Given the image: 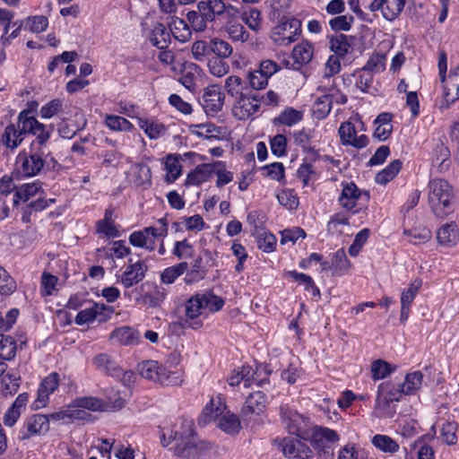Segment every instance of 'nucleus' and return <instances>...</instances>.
I'll return each instance as SVG.
<instances>
[{
    "label": "nucleus",
    "mask_w": 459,
    "mask_h": 459,
    "mask_svg": "<svg viewBox=\"0 0 459 459\" xmlns=\"http://www.w3.org/2000/svg\"><path fill=\"white\" fill-rule=\"evenodd\" d=\"M212 40H196L193 43L191 52L193 57L198 62H204L211 58L212 56Z\"/></svg>",
    "instance_id": "40"
},
{
    "label": "nucleus",
    "mask_w": 459,
    "mask_h": 459,
    "mask_svg": "<svg viewBox=\"0 0 459 459\" xmlns=\"http://www.w3.org/2000/svg\"><path fill=\"white\" fill-rule=\"evenodd\" d=\"M422 285V281L419 278L412 281L406 290H403L401 296V304L410 306L415 299L419 290Z\"/></svg>",
    "instance_id": "57"
},
{
    "label": "nucleus",
    "mask_w": 459,
    "mask_h": 459,
    "mask_svg": "<svg viewBox=\"0 0 459 459\" xmlns=\"http://www.w3.org/2000/svg\"><path fill=\"white\" fill-rule=\"evenodd\" d=\"M48 20L43 15L29 16L25 19V29H29L33 33H40L47 30Z\"/></svg>",
    "instance_id": "50"
},
{
    "label": "nucleus",
    "mask_w": 459,
    "mask_h": 459,
    "mask_svg": "<svg viewBox=\"0 0 459 459\" xmlns=\"http://www.w3.org/2000/svg\"><path fill=\"white\" fill-rule=\"evenodd\" d=\"M227 32L229 37L234 41L246 42L249 39V32L239 23L228 26Z\"/></svg>",
    "instance_id": "62"
},
{
    "label": "nucleus",
    "mask_w": 459,
    "mask_h": 459,
    "mask_svg": "<svg viewBox=\"0 0 459 459\" xmlns=\"http://www.w3.org/2000/svg\"><path fill=\"white\" fill-rule=\"evenodd\" d=\"M385 56L382 54L372 55L367 61L366 65L362 67V71L372 73H378L385 69Z\"/></svg>",
    "instance_id": "58"
},
{
    "label": "nucleus",
    "mask_w": 459,
    "mask_h": 459,
    "mask_svg": "<svg viewBox=\"0 0 459 459\" xmlns=\"http://www.w3.org/2000/svg\"><path fill=\"white\" fill-rule=\"evenodd\" d=\"M395 368V365H392L383 359H377L371 365L372 378L374 380L384 379L394 372Z\"/></svg>",
    "instance_id": "43"
},
{
    "label": "nucleus",
    "mask_w": 459,
    "mask_h": 459,
    "mask_svg": "<svg viewBox=\"0 0 459 459\" xmlns=\"http://www.w3.org/2000/svg\"><path fill=\"white\" fill-rule=\"evenodd\" d=\"M207 65L209 72L217 77H222L229 72L230 69V66L225 59L218 57H211L208 59Z\"/></svg>",
    "instance_id": "56"
},
{
    "label": "nucleus",
    "mask_w": 459,
    "mask_h": 459,
    "mask_svg": "<svg viewBox=\"0 0 459 459\" xmlns=\"http://www.w3.org/2000/svg\"><path fill=\"white\" fill-rule=\"evenodd\" d=\"M129 242L134 247H144L149 251L155 249V241L153 239H148L142 230L131 233L129 236Z\"/></svg>",
    "instance_id": "53"
},
{
    "label": "nucleus",
    "mask_w": 459,
    "mask_h": 459,
    "mask_svg": "<svg viewBox=\"0 0 459 459\" xmlns=\"http://www.w3.org/2000/svg\"><path fill=\"white\" fill-rule=\"evenodd\" d=\"M351 37L340 33L329 38L330 49L340 57L345 56L351 50Z\"/></svg>",
    "instance_id": "32"
},
{
    "label": "nucleus",
    "mask_w": 459,
    "mask_h": 459,
    "mask_svg": "<svg viewBox=\"0 0 459 459\" xmlns=\"http://www.w3.org/2000/svg\"><path fill=\"white\" fill-rule=\"evenodd\" d=\"M246 388L251 387L255 382L257 386H264L269 384V378L272 370L266 366H260L254 370L250 366H243L238 370Z\"/></svg>",
    "instance_id": "16"
},
{
    "label": "nucleus",
    "mask_w": 459,
    "mask_h": 459,
    "mask_svg": "<svg viewBox=\"0 0 459 459\" xmlns=\"http://www.w3.org/2000/svg\"><path fill=\"white\" fill-rule=\"evenodd\" d=\"M17 343L13 337L0 333V358L4 360L14 359Z\"/></svg>",
    "instance_id": "37"
},
{
    "label": "nucleus",
    "mask_w": 459,
    "mask_h": 459,
    "mask_svg": "<svg viewBox=\"0 0 459 459\" xmlns=\"http://www.w3.org/2000/svg\"><path fill=\"white\" fill-rule=\"evenodd\" d=\"M169 28L174 38L180 42H186L192 37L191 29L183 19L172 17Z\"/></svg>",
    "instance_id": "31"
},
{
    "label": "nucleus",
    "mask_w": 459,
    "mask_h": 459,
    "mask_svg": "<svg viewBox=\"0 0 459 459\" xmlns=\"http://www.w3.org/2000/svg\"><path fill=\"white\" fill-rule=\"evenodd\" d=\"M186 273L184 280L186 284L198 282L204 279L207 274V269L204 265L202 256L196 257L192 263L191 269H187Z\"/></svg>",
    "instance_id": "33"
},
{
    "label": "nucleus",
    "mask_w": 459,
    "mask_h": 459,
    "mask_svg": "<svg viewBox=\"0 0 459 459\" xmlns=\"http://www.w3.org/2000/svg\"><path fill=\"white\" fill-rule=\"evenodd\" d=\"M170 30H168L164 24L156 22L150 33L149 39L154 47L164 50L168 48L170 44Z\"/></svg>",
    "instance_id": "24"
},
{
    "label": "nucleus",
    "mask_w": 459,
    "mask_h": 459,
    "mask_svg": "<svg viewBox=\"0 0 459 459\" xmlns=\"http://www.w3.org/2000/svg\"><path fill=\"white\" fill-rule=\"evenodd\" d=\"M267 404V395L263 391L249 394L240 411L243 420L247 422L252 415L260 416L264 414Z\"/></svg>",
    "instance_id": "14"
},
{
    "label": "nucleus",
    "mask_w": 459,
    "mask_h": 459,
    "mask_svg": "<svg viewBox=\"0 0 459 459\" xmlns=\"http://www.w3.org/2000/svg\"><path fill=\"white\" fill-rule=\"evenodd\" d=\"M40 188L41 185L39 181L23 184L20 187H17L13 196V204H18L20 201L27 202L31 196L35 195Z\"/></svg>",
    "instance_id": "38"
},
{
    "label": "nucleus",
    "mask_w": 459,
    "mask_h": 459,
    "mask_svg": "<svg viewBox=\"0 0 459 459\" xmlns=\"http://www.w3.org/2000/svg\"><path fill=\"white\" fill-rule=\"evenodd\" d=\"M281 427L290 435L307 441L322 426L316 425L308 416L299 412L294 406L281 403L278 409Z\"/></svg>",
    "instance_id": "2"
},
{
    "label": "nucleus",
    "mask_w": 459,
    "mask_h": 459,
    "mask_svg": "<svg viewBox=\"0 0 459 459\" xmlns=\"http://www.w3.org/2000/svg\"><path fill=\"white\" fill-rule=\"evenodd\" d=\"M303 118V114L293 108H286L282 110L280 115L274 118V124H281L288 126H291Z\"/></svg>",
    "instance_id": "41"
},
{
    "label": "nucleus",
    "mask_w": 459,
    "mask_h": 459,
    "mask_svg": "<svg viewBox=\"0 0 459 459\" xmlns=\"http://www.w3.org/2000/svg\"><path fill=\"white\" fill-rule=\"evenodd\" d=\"M272 153L276 157H281L286 155L287 149V138L281 134L274 135L270 140Z\"/></svg>",
    "instance_id": "61"
},
{
    "label": "nucleus",
    "mask_w": 459,
    "mask_h": 459,
    "mask_svg": "<svg viewBox=\"0 0 459 459\" xmlns=\"http://www.w3.org/2000/svg\"><path fill=\"white\" fill-rule=\"evenodd\" d=\"M313 53V44L309 43L307 40H302L300 43L294 47L291 56L295 64L302 66L311 61Z\"/></svg>",
    "instance_id": "29"
},
{
    "label": "nucleus",
    "mask_w": 459,
    "mask_h": 459,
    "mask_svg": "<svg viewBox=\"0 0 459 459\" xmlns=\"http://www.w3.org/2000/svg\"><path fill=\"white\" fill-rule=\"evenodd\" d=\"M106 126L113 131H131L133 125L125 117L116 115H108L105 120Z\"/></svg>",
    "instance_id": "48"
},
{
    "label": "nucleus",
    "mask_w": 459,
    "mask_h": 459,
    "mask_svg": "<svg viewBox=\"0 0 459 459\" xmlns=\"http://www.w3.org/2000/svg\"><path fill=\"white\" fill-rule=\"evenodd\" d=\"M301 34V21L295 17L283 19L271 30L270 38L279 46H288L298 40Z\"/></svg>",
    "instance_id": "9"
},
{
    "label": "nucleus",
    "mask_w": 459,
    "mask_h": 459,
    "mask_svg": "<svg viewBox=\"0 0 459 459\" xmlns=\"http://www.w3.org/2000/svg\"><path fill=\"white\" fill-rule=\"evenodd\" d=\"M17 288L16 281L4 268L0 271V294L2 296L12 295Z\"/></svg>",
    "instance_id": "49"
},
{
    "label": "nucleus",
    "mask_w": 459,
    "mask_h": 459,
    "mask_svg": "<svg viewBox=\"0 0 459 459\" xmlns=\"http://www.w3.org/2000/svg\"><path fill=\"white\" fill-rule=\"evenodd\" d=\"M401 382L385 381L377 387L375 402V411L379 418H392L395 411L391 409V403L399 402L402 395Z\"/></svg>",
    "instance_id": "6"
},
{
    "label": "nucleus",
    "mask_w": 459,
    "mask_h": 459,
    "mask_svg": "<svg viewBox=\"0 0 459 459\" xmlns=\"http://www.w3.org/2000/svg\"><path fill=\"white\" fill-rule=\"evenodd\" d=\"M339 440V435L326 427L318 429L307 441L316 450L317 459H334L333 444Z\"/></svg>",
    "instance_id": "10"
},
{
    "label": "nucleus",
    "mask_w": 459,
    "mask_h": 459,
    "mask_svg": "<svg viewBox=\"0 0 459 459\" xmlns=\"http://www.w3.org/2000/svg\"><path fill=\"white\" fill-rule=\"evenodd\" d=\"M225 89L228 94L236 99L248 91L247 82H244L238 75H231L226 79Z\"/></svg>",
    "instance_id": "36"
},
{
    "label": "nucleus",
    "mask_w": 459,
    "mask_h": 459,
    "mask_svg": "<svg viewBox=\"0 0 459 459\" xmlns=\"http://www.w3.org/2000/svg\"><path fill=\"white\" fill-rule=\"evenodd\" d=\"M187 269L188 264L186 262H181L166 268L160 275L161 282L165 284L173 283L180 275L184 274Z\"/></svg>",
    "instance_id": "39"
},
{
    "label": "nucleus",
    "mask_w": 459,
    "mask_h": 459,
    "mask_svg": "<svg viewBox=\"0 0 459 459\" xmlns=\"http://www.w3.org/2000/svg\"><path fill=\"white\" fill-rule=\"evenodd\" d=\"M353 17L347 15H339L329 21L331 29L334 31H348L351 30V23L353 22Z\"/></svg>",
    "instance_id": "63"
},
{
    "label": "nucleus",
    "mask_w": 459,
    "mask_h": 459,
    "mask_svg": "<svg viewBox=\"0 0 459 459\" xmlns=\"http://www.w3.org/2000/svg\"><path fill=\"white\" fill-rule=\"evenodd\" d=\"M437 242L445 247H454L459 240L457 225L455 222L443 225L437 234Z\"/></svg>",
    "instance_id": "26"
},
{
    "label": "nucleus",
    "mask_w": 459,
    "mask_h": 459,
    "mask_svg": "<svg viewBox=\"0 0 459 459\" xmlns=\"http://www.w3.org/2000/svg\"><path fill=\"white\" fill-rule=\"evenodd\" d=\"M243 20L253 30H258L261 23V13L256 8H249L243 13Z\"/></svg>",
    "instance_id": "64"
},
{
    "label": "nucleus",
    "mask_w": 459,
    "mask_h": 459,
    "mask_svg": "<svg viewBox=\"0 0 459 459\" xmlns=\"http://www.w3.org/2000/svg\"><path fill=\"white\" fill-rule=\"evenodd\" d=\"M29 401V394L27 393L20 394L11 407L5 411L4 415V423L6 427H13L21 416L22 409L26 407Z\"/></svg>",
    "instance_id": "22"
},
{
    "label": "nucleus",
    "mask_w": 459,
    "mask_h": 459,
    "mask_svg": "<svg viewBox=\"0 0 459 459\" xmlns=\"http://www.w3.org/2000/svg\"><path fill=\"white\" fill-rule=\"evenodd\" d=\"M212 55H214L213 57L218 58H228L232 54L233 48L231 45L219 38H212Z\"/></svg>",
    "instance_id": "46"
},
{
    "label": "nucleus",
    "mask_w": 459,
    "mask_h": 459,
    "mask_svg": "<svg viewBox=\"0 0 459 459\" xmlns=\"http://www.w3.org/2000/svg\"><path fill=\"white\" fill-rule=\"evenodd\" d=\"M406 0H379L377 9H381L383 17L394 21L403 12Z\"/></svg>",
    "instance_id": "25"
},
{
    "label": "nucleus",
    "mask_w": 459,
    "mask_h": 459,
    "mask_svg": "<svg viewBox=\"0 0 459 459\" xmlns=\"http://www.w3.org/2000/svg\"><path fill=\"white\" fill-rule=\"evenodd\" d=\"M163 446L174 444L171 450L181 458L201 459L207 455L212 448V444L198 437L193 420L184 419L180 426H175L170 433L160 437Z\"/></svg>",
    "instance_id": "1"
},
{
    "label": "nucleus",
    "mask_w": 459,
    "mask_h": 459,
    "mask_svg": "<svg viewBox=\"0 0 459 459\" xmlns=\"http://www.w3.org/2000/svg\"><path fill=\"white\" fill-rule=\"evenodd\" d=\"M276 241V237L273 234L264 230L258 234L257 247L265 253H271L275 248Z\"/></svg>",
    "instance_id": "55"
},
{
    "label": "nucleus",
    "mask_w": 459,
    "mask_h": 459,
    "mask_svg": "<svg viewBox=\"0 0 459 459\" xmlns=\"http://www.w3.org/2000/svg\"><path fill=\"white\" fill-rule=\"evenodd\" d=\"M429 204L432 212L438 218H444L455 211L453 187L441 178L432 179L429 183Z\"/></svg>",
    "instance_id": "4"
},
{
    "label": "nucleus",
    "mask_w": 459,
    "mask_h": 459,
    "mask_svg": "<svg viewBox=\"0 0 459 459\" xmlns=\"http://www.w3.org/2000/svg\"><path fill=\"white\" fill-rule=\"evenodd\" d=\"M423 377L420 371L408 373L404 377V381L400 384L402 392H403L405 395L414 394L415 392L420 388Z\"/></svg>",
    "instance_id": "34"
},
{
    "label": "nucleus",
    "mask_w": 459,
    "mask_h": 459,
    "mask_svg": "<svg viewBox=\"0 0 459 459\" xmlns=\"http://www.w3.org/2000/svg\"><path fill=\"white\" fill-rule=\"evenodd\" d=\"M136 176H135V184L137 186H151L152 184V171L151 168L144 164L140 163L136 165Z\"/></svg>",
    "instance_id": "60"
},
{
    "label": "nucleus",
    "mask_w": 459,
    "mask_h": 459,
    "mask_svg": "<svg viewBox=\"0 0 459 459\" xmlns=\"http://www.w3.org/2000/svg\"><path fill=\"white\" fill-rule=\"evenodd\" d=\"M138 370L143 378L160 383L161 385H177L181 383L180 376L177 371L168 369L155 360L143 361L139 364Z\"/></svg>",
    "instance_id": "7"
},
{
    "label": "nucleus",
    "mask_w": 459,
    "mask_h": 459,
    "mask_svg": "<svg viewBox=\"0 0 459 459\" xmlns=\"http://www.w3.org/2000/svg\"><path fill=\"white\" fill-rule=\"evenodd\" d=\"M237 99L238 100L232 108L233 116L237 119H247L259 110L258 105L254 104L253 100L249 97V91H247Z\"/></svg>",
    "instance_id": "20"
},
{
    "label": "nucleus",
    "mask_w": 459,
    "mask_h": 459,
    "mask_svg": "<svg viewBox=\"0 0 459 459\" xmlns=\"http://www.w3.org/2000/svg\"><path fill=\"white\" fill-rule=\"evenodd\" d=\"M402 165L403 163L400 160H393L376 175L375 181L379 185L387 184L399 173L402 169Z\"/></svg>",
    "instance_id": "35"
},
{
    "label": "nucleus",
    "mask_w": 459,
    "mask_h": 459,
    "mask_svg": "<svg viewBox=\"0 0 459 459\" xmlns=\"http://www.w3.org/2000/svg\"><path fill=\"white\" fill-rule=\"evenodd\" d=\"M224 94L216 86L207 87L202 97V106L207 115L213 116L221 110Z\"/></svg>",
    "instance_id": "17"
},
{
    "label": "nucleus",
    "mask_w": 459,
    "mask_h": 459,
    "mask_svg": "<svg viewBox=\"0 0 459 459\" xmlns=\"http://www.w3.org/2000/svg\"><path fill=\"white\" fill-rule=\"evenodd\" d=\"M201 297L204 303V307L209 308V310L212 312L221 310L225 304V301L221 297L215 295L212 291L201 293Z\"/></svg>",
    "instance_id": "52"
},
{
    "label": "nucleus",
    "mask_w": 459,
    "mask_h": 459,
    "mask_svg": "<svg viewBox=\"0 0 459 459\" xmlns=\"http://www.w3.org/2000/svg\"><path fill=\"white\" fill-rule=\"evenodd\" d=\"M372 444L385 453H395L399 450L398 444L389 436L377 434L373 437Z\"/></svg>",
    "instance_id": "44"
},
{
    "label": "nucleus",
    "mask_w": 459,
    "mask_h": 459,
    "mask_svg": "<svg viewBox=\"0 0 459 459\" xmlns=\"http://www.w3.org/2000/svg\"><path fill=\"white\" fill-rule=\"evenodd\" d=\"M49 429V418L44 414H33L29 417L20 429L18 438L28 440L33 436L40 435Z\"/></svg>",
    "instance_id": "13"
},
{
    "label": "nucleus",
    "mask_w": 459,
    "mask_h": 459,
    "mask_svg": "<svg viewBox=\"0 0 459 459\" xmlns=\"http://www.w3.org/2000/svg\"><path fill=\"white\" fill-rule=\"evenodd\" d=\"M50 154L46 150L29 146L28 150H22L17 155L13 175L16 176V179L40 175Z\"/></svg>",
    "instance_id": "3"
},
{
    "label": "nucleus",
    "mask_w": 459,
    "mask_h": 459,
    "mask_svg": "<svg viewBox=\"0 0 459 459\" xmlns=\"http://www.w3.org/2000/svg\"><path fill=\"white\" fill-rule=\"evenodd\" d=\"M219 165H221V161L203 163L196 166L194 170L187 174L185 185L200 186L202 183L208 181L214 172V168Z\"/></svg>",
    "instance_id": "19"
},
{
    "label": "nucleus",
    "mask_w": 459,
    "mask_h": 459,
    "mask_svg": "<svg viewBox=\"0 0 459 459\" xmlns=\"http://www.w3.org/2000/svg\"><path fill=\"white\" fill-rule=\"evenodd\" d=\"M204 309L201 293L193 295L186 303V316L190 319L198 317L202 315Z\"/></svg>",
    "instance_id": "45"
},
{
    "label": "nucleus",
    "mask_w": 459,
    "mask_h": 459,
    "mask_svg": "<svg viewBox=\"0 0 459 459\" xmlns=\"http://www.w3.org/2000/svg\"><path fill=\"white\" fill-rule=\"evenodd\" d=\"M342 189L338 202L343 209L349 211L353 210L357 202L360 199H364L366 203L369 201V192L360 190L354 182H342Z\"/></svg>",
    "instance_id": "12"
},
{
    "label": "nucleus",
    "mask_w": 459,
    "mask_h": 459,
    "mask_svg": "<svg viewBox=\"0 0 459 459\" xmlns=\"http://www.w3.org/2000/svg\"><path fill=\"white\" fill-rule=\"evenodd\" d=\"M110 338L122 345H134L138 342L139 333L130 326H121L111 333Z\"/></svg>",
    "instance_id": "30"
},
{
    "label": "nucleus",
    "mask_w": 459,
    "mask_h": 459,
    "mask_svg": "<svg viewBox=\"0 0 459 459\" xmlns=\"http://www.w3.org/2000/svg\"><path fill=\"white\" fill-rule=\"evenodd\" d=\"M165 168L168 172L165 180L169 184L176 181L181 175L182 168L179 164V160L173 154H169L166 157Z\"/></svg>",
    "instance_id": "42"
},
{
    "label": "nucleus",
    "mask_w": 459,
    "mask_h": 459,
    "mask_svg": "<svg viewBox=\"0 0 459 459\" xmlns=\"http://www.w3.org/2000/svg\"><path fill=\"white\" fill-rule=\"evenodd\" d=\"M28 105L30 108L23 109L18 115V126H22L24 136L28 134L35 136L30 146L46 150V143L51 137L53 126H46L31 115L33 107L37 106L35 101L30 102Z\"/></svg>",
    "instance_id": "5"
},
{
    "label": "nucleus",
    "mask_w": 459,
    "mask_h": 459,
    "mask_svg": "<svg viewBox=\"0 0 459 459\" xmlns=\"http://www.w3.org/2000/svg\"><path fill=\"white\" fill-rule=\"evenodd\" d=\"M299 437H283L279 442V447L283 455L289 458L311 459L313 450Z\"/></svg>",
    "instance_id": "11"
},
{
    "label": "nucleus",
    "mask_w": 459,
    "mask_h": 459,
    "mask_svg": "<svg viewBox=\"0 0 459 459\" xmlns=\"http://www.w3.org/2000/svg\"><path fill=\"white\" fill-rule=\"evenodd\" d=\"M404 235H408L410 241L414 245H420L428 242L431 238V231L427 228H414L405 230Z\"/></svg>",
    "instance_id": "54"
},
{
    "label": "nucleus",
    "mask_w": 459,
    "mask_h": 459,
    "mask_svg": "<svg viewBox=\"0 0 459 459\" xmlns=\"http://www.w3.org/2000/svg\"><path fill=\"white\" fill-rule=\"evenodd\" d=\"M24 140L22 126L8 125L2 135L3 143L10 149H16Z\"/></svg>",
    "instance_id": "27"
},
{
    "label": "nucleus",
    "mask_w": 459,
    "mask_h": 459,
    "mask_svg": "<svg viewBox=\"0 0 459 459\" xmlns=\"http://www.w3.org/2000/svg\"><path fill=\"white\" fill-rule=\"evenodd\" d=\"M444 100L441 107L447 108L451 103L459 99V66L450 71L447 79L443 82Z\"/></svg>",
    "instance_id": "18"
},
{
    "label": "nucleus",
    "mask_w": 459,
    "mask_h": 459,
    "mask_svg": "<svg viewBox=\"0 0 459 459\" xmlns=\"http://www.w3.org/2000/svg\"><path fill=\"white\" fill-rule=\"evenodd\" d=\"M222 414L221 403H218L215 406L213 400L212 399L208 404L204 408L202 415L204 418V423H210L214 420L217 422L218 419Z\"/></svg>",
    "instance_id": "59"
},
{
    "label": "nucleus",
    "mask_w": 459,
    "mask_h": 459,
    "mask_svg": "<svg viewBox=\"0 0 459 459\" xmlns=\"http://www.w3.org/2000/svg\"><path fill=\"white\" fill-rule=\"evenodd\" d=\"M110 394L107 396V401L94 396H82L74 399V404L82 409L91 411H117L125 406L126 401L119 392L111 390Z\"/></svg>",
    "instance_id": "8"
},
{
    "label": "nucleus",
    "mask_w": 459,
    "mask_h": 459,
    "mask_svg": "<svg viewBox=\"0 0 459 459\" xmlns=\"http://www.w3.org/2000/svg\"><path fill=\"white\" fill-rule=\"evenodd\" d=\"M333 274H342L351 266V263L345 251L341 248L337 250L333 256Z\"/></svg>",
    "instance_id": "51"
},
{
    "label": "nucleus",
    "mask_w": 459,
    "mask_h": 459,
    "mask_svg": "<svg viewBox=\"0 0 459 459\" xmlns=\"http://www.w3.org/2000/svg\"><path fill=\"white\" fill-rule=\"evenodd\" d=\"M128 265L125 272L121 274L119 281L126 288L129 289L141 282L146 274L148 267L144 261H136L133 263V259L129 258Z\"/></svg>",
    "instance_id": "15"
},
{
    "label": "nucleus",
    "mask_w": 459,
    "mask_h": 459,
    "mask_svg": "<svg viewBox=\"0 0 459 459\" xmlns=\"http://www.w3.org/2000/svg\"><path fill=\"white\" fill-rule=\"evenodd\" d=\"M313 130L303 127L300 130L293 132V139L296 145L299 146L303 152L309 153L313 156V160L319 159V151L315 146L311 145L313 138Z\"/></svg>",
    "instance_id": "21"
},
{
    "label": "nucleus",
    "mask_w": 459,
    "mask_h": 459,
    "mask_svg": "<svg viewBox=\"0 0 459 459\" xmlns=\"http://www.w3.org/2000/svg\"><path fill=\"white\" fill-rule=\"evenodd\" d=\"M458 425L456 422H446L443 424L439 438L447 446H454L457 443V432Z\"/></svg>",
    "instance_id": "47"
},
{
    "label": "nucleus",
    "mask_w": 459,
    "mask_h": 459,
    "mask_svg": "<svg viewBox=\"0 0 459 459\" xmlns=\"http://www.w3.org/2000/svg\"><path fill=\"white\" fill-rule=\"evenodd\" d=\"M216 426L226 434L231 436L238 434L241 429V422L238 416L230 412L221 414L216 422Z\"/></svg>",
    "instance_id": "28"
},
{
    "label": "nucleus",
    "mask_w": 459,
    "mask_h": 459,
    "mask_svg": "<svg viewBox=\"0 0 459 459\" xmlns=\"http://www.w3.org/2000/svg\"><path fill=\"white\" fill-rule=\"evenodd\" d=\"M93 364L99 370L112 377H119L121 375V368L107 353H100L95 356L93 358Z\"/></svg>",
    "instance_id": "23"
}]
</instances>
